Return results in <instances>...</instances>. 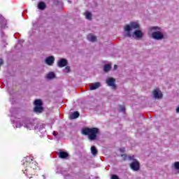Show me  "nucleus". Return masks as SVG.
<instances>
[{
    "label": "nucleus",
    "instance_id": "nucleus-1",
    "mask_svg": "<svg viewBox=\"0 0 179 179\" xmlns=\"http://www.w3.org/2000/svg\"><path fill=\"white\" fill-rule=\"evenodd\" d=\"M99 132L100 130H99L97 127H85L82 129L83 135L88 136L90 141H96V139H97V134H99Z\"/></svg>",
    "mask_w": 179,
    "mask_h": 179
},
{
    "label": "nucleus",
    "instance_id": "nucleus-2",
    "mask_svg": "<svg viewBox=\"0 0 179 179\" xmlns=\"http://www.w3.org/2000/svg\"><path fill=\"white\" fill-rule=\"evenodd\" d=\"M27 166V169L24 171V174H25L27 176H28L29 178H31V174L30 173V171L31 170H36V169L38 167L37 166V162L32 161L31 162H27L25 164Z\"/></svg>",
    "mask_w": 179,
    "mask_h": 179
},
{
    "label": "nucleus",
    "instance_id": "nucleus-3",
    "mask_svg": "<svg viewBox=\"0 0 179 179\" xmlns=\"http://www.w3.org/2000/svg\"><path fill=\"white\" fill-rule=\"evenodd\" d=\"M139 27H141V26L139 25V24H138V22H130L129 25H126L124 27V31H126L127 37H132V35L131 34V33H129V31H131L132 29H139Z\"/></svg>",
    "mask_w": 179,
    "mask_h": 179
},
{
    "label": "nucleus",
    "instance_id": "nucleus-4",
    "mask_svg": "<svg viewBox=\"0 0 179 179\" xmlns=\"http://www.w3.org/2000/svg\"><path fill=\"white\" fill-rule=\"evenodd\" d=\"M34 104L35 106L34 108V113H36V114H41V113L44 111V108L43 107V101H41V99L35 100Z\"/></svg>",
    "mask_w": 179,
    "mask_h": 179
},
{
    "label": "nucleus",
    "instance_id": "nucleus-5",
    "mask_svg": "<svg viewBox=\"0 0 179 179\" xmlns=\"http://www.w3.org/2000/svg\"><path fill=\"white\" fill-rule=\"evenodd\" d=\"M134 156H129V160H133V162L130 164V168L133 171H138L139 169H141V164L139 161L136 159H134Z\"/></svg>",
    "mask_w": 179,
    "mask_h": 179
},
{
    "label": "nucleus",
    "instance_id": "nucleus-6",
    "mask_svg": "<svg viewBox=\"0 0 179 179\" xmlns=\"http://www.w3.org/2000/svg\"><path fill=\"white\" fill-rule=\"evenodd\" d=\"M151 36L155 40H163V38H164V35H163V33L159 31L153 32Z\"/></svg>",
    "mask_w": 179,
    "mask_h": 179
},
{
    "label": "nucleus",
    "instance_id": "nucleus-7",
    "mask_svg": "<svg viewBox=\"0 0 179 179\" xmlns=\"http://www.w3.org/2000/svg\"><path fill=\"white\" fill-rule=\"evenodd\" d=\"M106 83L108 86H110L112 89H117V85H115V79L114 78H109L106 80Z\"/></svg>",
    "mask_w": 179,
    "mask_h": 179
},
{
    "label": "nucleus",
    "instance_id": "nucleus-8",
    "mask_svg": "<svg viewBox=\"0 0 179 179\" xmlns=\"http://www.w3.org/2000/svg\"><path fill=\"white\" fill-rule=\"evenodd\" d=\"M152 94L155 99H162L163 97V94L162 93V91H159V89L154 90L152 91Z\"/></svg>",
    "mask_w": 179,
    "mask_h": 179
},
{
    "label": "nucleus",
    "instance_id": "nucleus-9",
    "mask_svg": "<svg viewBox=\"0 0 179 179\" xmlns=\"http://www.w3.org/2000/svg\"><path fill=\"white\" fill-rule=\"evenodd\" d=\"M55 61V58H54V56H49L45 59V64H47V65H49V66H51L53 65Z\"/></svg>",
    "mask_w": 179,
    "mask_h": 179
},
{
    "label": "nucleus",
    "instance_id": "nucleus-10",
    "mask_svg": "<svg viewBox=\"0 0 179 179\" xmlns=\"http://www.w3.org/2000/svg\"><path fill=\"white\" fill-rule=\"evenodd\" d=\"M57 65L59 68H64V66H66V65H68V61L66 59H61L58 62Z\"/></svg>",
    "mask_w": 179,
    "mask_h": 179
},
{
    "label": "nucleus",
    "instance_id": "nucleus-11",
    "mask_svg": "<svg viewBox=\"0 0 179 179\" xmlns=\"http://www.w3.org/2000/svg\"><path fill=\"white\" fill-rule=\"evenodd\" d=\"M5 26H6V19H5L3 15L0 14V27L1 29H3V27H5Z\"/></svg>",
    "mask_w": 179,
    "mask_h": 179
},
{
    "label": "nucleus",
    "instance_id": "nucleus-12",
    "mask_svg": "<svg viewBox=\"0 0 179 179\" xmlns=\"http://www.w3.org/2000/svg\"><path fill=\"white\" fill-rule=\"evenodd\" d=\"M69 157V154L65 151H60L59 152V157L60 159H66V157Z\"/></svg>",
    "mask_w": 179,
    "mask_h": 179
},
{
    "label": "nucleus",
    "instance_id": "nucleus-13",
    "mask_svg": "<svg viewBox=\"0 0 179 179\" xmlns=\"http://www.w3.org/2000/svg\"><path fill=\"white\" fill-rule=\"evenodd\" d=\"M134 36L137 38H142V37H143V33L141 30H136L134 32Z\"/></svg>",
    "mask_w": 179,
    "mask_h": 179
},
{
    "label": "nucleus",
    "instance_id": "nucleus-14",
    "mask_svg": "<svg viewBox=\"0 0 179 179\" xmlns=\"http://www.w3.org/2000/svg\"><path fill=\"white\" fill-rule=\"evenodd\" d=\"M79 115H80V114L79 113V112L76 111V112L73 113L69 116V119H70V120H76V118H79Z\"/></svg>",
    "mask_w": 179,
    "mask_h": 179
},
{
    "label": "nucleus",
    "instance_id": "nucleus-15",
    "mask_svg": "<svg viewBox=\"0 0 179 179\" xmlns=\"http://www.w3.org/2000/svg\"><path fill=\"white\" fill-rule=\"evenodd\" d=\"M87 40H89V41H92V43H94V41H97V38L93 34H90L87 36Z\"/></svg>",
    "mask_w": 179,
    "mask_h": 179
},
{
    "label": "nucleus",
    "instance_id": "nucleus-16",
    "mask_svg": "<svg viewBox=\"0 0 179 179\" xmlns=\"http://www.w3.org/2000/svg\"><path fill=\"white\" fill-rule=\"evenodd\" d=\"M100 87V83H95L90 87V90H96Z\"/></svg>",
    "mask_w": 179,
    "mask_h": 179
},
{
    "label": "nucleus",
    "instance_id": "nucleus-17",
    "mask_svg": "<svg viewBox=\"0 0 179 179\" xmlns=\"http://www.w3.org/2000/svg\"><path fill=\"white\" fill-rule=\"evenodd\" d=\"M46 5L45 3H44L43 1H41L40 3H38V9H41V10H44V9H45L46 8Z\"/></svg>",
    "mask_w": 179,
    "mask_h": 179
},
{
    "label": "nucleus",
    "instance_id": "nucleus-18",
    "mask_svg": "<svg viewBox=\"0 0 179 179\" xmlns=\"http://www.w3.org/2000/svg\"><path fill=\"white\" fill-rule=\"evenodd\" d=\"M111 69V64H105L103 67V71L105 72H109Z\"/></svg>",
    "mask_w": 179,
    "mask_h": 179
},
{
    "label": "nucleus",
    "instance_id": "nucleus-19",
    "mask_svg": "<svg viewBox=\"0 0 179 179\" xmlns=\"http://www.w3.org/2000/svg\"><path fill=\"white\" fill-rule=\"evenodd\" d=\"M91 153L93 155V156H96V155H97V149H96L95 146L91 147Z\"/></svg>",
    "mask_w": 179,
    "mask_h": 179
},
{
    "label": "nucleus",
    "instance_id": "nucleus-20",
    "mask_svg": "<svg viewBox=\"0 0 179 179\" xmlns=\"http://www.w3.org/2000/svg\"><path fill=\"white\" fill-rule=\"evenodd\" d=\"M55 77V73L54 72H50L47 76L48 79H54Z\"/></svg>",
    "mask_w": 179,
    "mask_h": 179
},
{
    "label": "nucleus",
    "instance_id": "nucleus-21",
    "mask_svg": "<svg viewBox=\"0 0 179 179\" xmlns=\"http://www.w3.org/2000/svg\"><path fill=\"white\" fill-rule=\"evenodd\" d=\"M85 17L88 20H92V13H90L89 12L85 13Z\"/></svg>",
    "mask_w": 179,
    "mask_h": 179
},
{
    "label": "nucleus",
    "instance_id": "nucleus-22",
    "mask_svg": "<svg viewBox=\"0 0 179 179\" xmlns=\"http://www.w3.org/2000/svg\"><path fill=\"white\" fill-rule=\"evenodd\" d=\"M174 167L176 170H179V162H176L174 163Z\"/></svg>",
    "mask_w": 179,
    "mask_h": 179
},
{
    "label": "nucleus",
    "instance_id": "nucleus-23",
    "mask_svg": "<svg viewBox=\"0 0 179 179\" xmlns=\"http://www.w3.org/2000/svg\"><path fill=\"white\" fill-rule=\"evenodd\" d=\"M111 179H120L117 175H113Z\"/></svg>",
    "mask_w": 179,
    "mask_h": 179
},
{
    "label": "nucleus",
    "instance_id": "nucleus-24",
    "mask_svg": "<svg viewBox=\"0 0 179 179\" xmlns=\"http://www.w3.org/2000/svg\"><path fill=\"white\" fill-rule=\"evenodd\" d=\"M150 30H157V27H152Z\"/></svg>",
    "mask_w": 179,
    "mask_h": 179
},
{
    "label": "nucleus",
    "instance_id": "nucleus-25",
    "mask_svg": "<svg viewBox=\"0 0 179 179\" xmlns=\"http://www.w3.org/2000/svg\"><path fill=\"white\" fill-rule=\"evenodd\" d=\"M120 111H125V108L124 106H121Z\"/></svg>",
    "mask_w": 179,
    "mask_h": 179
},
{
    "label": "nucleus",
    "instance_id": "nucleus-26",
    "mask_svg": "<svg viewBox=\"0 0 179 179\" xmlns=\"http://www.w3.org/2000/svg\"><path fill=\"white\" fill-rule=\"evenodd\" d=\"M0 65H3V60L0 59Z\"/></svg>",
    "mask_w": 179,
    "mask_h": 179
},
{
    "label": "nucleus",
    "instance_id": "nucleus-27",
    "mask_svg": "<svg viewBox=\"0 0 179 179\" xmlns=\"http://www.w3.org/2000/svg\"><path fill=\"white\" fill-rule=\"evenodd\" d=\"M66 69L67 72H70V71H71V69L69 68V66H66Z\"/></svg>",
    "mask_w": 179,
    "mask_h": 179
},
{
    "label": "nucleus",
    "instance_id": "nucleus-28",
    "mask_svg": "<svg viewBox=\"0 0 179 179\" xmlns=\"http://www.w3.org/2000/svg\"><path fill=\"white\" fill-rule=\"evenodd\" d=\"M120 152H125V149H124V148H120Z\"/></svg>",
    "mask_w": 179,
    "mask_h": 179
},
{
    "label": "nucleus",
    "instance_id": "nucleus-29",
    "mask_svg": "<svg viewBox=\"0 0 179 179\" xmlns=\"http://www.w3.org/2000/svg\"><path fill=\"white\" fill-rule=\"evenodd\" d=\"M117 68H118V66L117 65H114V69H117Z\"/></svg>",
    "mask_w": 179,
    "mask_h": 179
}]
</instances>
